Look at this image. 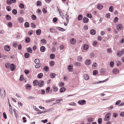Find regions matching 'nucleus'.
Instances as JSON below:
<instances>
[{
  "mask_svg": "<svg viewBox=\"0 0 124 124\" xmlns=\"http://www.w3.org/2000/svg\"><path fill=\"white\" fill-rule=\"evenodd\" d=\"M19 7L21 8H24V4L22 3H20L19 5Z\"/></svg>",
  "mask_w": 124,
  "mask_h": 124,
  "instance_id": "nucleus-44",
  "label": "nucleus"
},
{
  "mask_svg": "<svg viewBox=\"0 0 124 124\" xmlns=\"http://www.w3.org/2000/svg\"><path fill=\"white\" fill-rule=\"evenodd\" d=\"M83 18L82 16L81 15H79L78 17V21H80Z\"/></svg>",
  "mask_w": 124,
  "mask_h": 124,
  "instance_id": "nucleus-27",
  "label": "nucleus"
},
{
  "mask_svg": "<svg viewBox=\"0 0 124 124\" xmlns=\"http://www.w3.org/2000/svg\"><path fill=\"white\" fill-rule=\"evenodd\" d=\"M86 16L88 18H91L92 17V15L91 14L89 13H88L87 14Z\"/></svg>",
  "mask_w": 124,
  "mask_h": 124,
  "instance_id": "nucleus-39",
  "label": "nucleus"
},
{
  "mask_svg": "<svg viewBox=\"0 0 124 124\" xmlns=\"http://www.w3.org/2000/svg\"><path fill=\"white\" fill-rule=\"evenodd\" d=\"M6 19L8 20H10L11 19V17L8 15H6Z\"/></svg>",
  "mask_w": 124,
  "mask_h": 124,
  "instance_id": "nucleus-30",
  "label": "nucleus"
},
{
  "mask_svg": "<svg viewBox=\"0 0 124 124\" xmlns=\"http://www.w3.org/2000/svg\"><path fill=\"white\" fill-rule=\"evenodd\" d=\"M98 73V71L96 70H95L93 72V75H96Z\"/></svg>",
  "mask_w": 124,
  "mask_h": 124,
  "instance_id": "nucleus-46",
  "label": "nucleus"
},
{
  "mask_svg": "<svg viewBox=\"0 0 124 124\" xmlns=\"http://www.w3.org/2000/svg\"><path fill=\"white\" fill-rule=\"evenodd\" d=\"M44 83V81L43 80L39 81L38 82V85L40 87H42L43 86Z\"/></svg>",
  "mask_w": 124,
  "mask_h": 124,
  "instance_id": "nucleus-3",
  "label": "nucleus"
},
{
  "mask_svg": "<svg viewBox=\"0 0 124 124\" xmlns=\"http://www.w3.org/2000/svg\"><path fill=\"white\" fill-rule=\"evenodd\" d=\"M10 70L12 71H13L15 70L16 68L14 65L13 63L10 64Z\"/></svg>",
  "mask_w": 124,
  "mask_h": 124,
  "instance_id": "nucleus-6",
  "label": "nucleus"
},
{
  "mask_svg": "<svg viewBox=\"0 0 124 124\" xmlns=\"http://www.w3.org/2000/svg\"><path fill=\"white\" fill-rule=\"evenodd\" d=\"M27 52L29 53H31L32 52V49L30 47L27 48Z\"/></svg>",
  "mask_w": 124,
  "mask_h": 124,
  "instance_id": "nucleus-19",
  "label": "nucleus"
},
{
  "mask_svg": "<svg viewBox=\"0 0 124 124\" xmlns=\"http://www.w3.org/2000/svg\"><path fill=\"white\" fill-rule=\"evenodd\" d=\"M50 90V87H48L46 89V92L47 93H48Z\"/></svg>",
  "mask_w": 124,
  "mask_h": 124,
  "instance_id": "nucleus-29",
  "label": "nucleus"
},
{
  "mask_svg": "<svg viewBox=\"0 0 124 124\" xmlns=\"http://www.w3.org/2000/svg\"><path fill=\"white\" fill-rule=\"evenodd\" d=\"M24 26L26 28L28 27L29 26V23L27 22L25 23Z\"/></svg>",
  "mask_w": 124,
  "mask_h": 124,
  "instance_id": "nucleus-38",
  "label": "nucleus"
},
{
  "mask_svg": "<svg viewBox=\"0 0 124 124\" xmlns=\"http://www.w3.org/2000/svg\"><path fill=\"white\" fill-rule=\"evenodd\" d=\"M70 42L71 44H74L76 43V40L75 39L72 38L70 39Z\"/></svg>",
  "mask_w": 124,
  "mask_h": 124,
  "instance_id": "nucleus-7",
  "label": "nucleus"
},
{
  "mask_svg": "<svg viewBox=\"0 0 124 124\" xmlns=\"http://www.w3.org/2000/svg\"><path fill=\"white\" fill-rule=\"evenodd\" d=\"M121 101L120 100H119L116 101L115 104L116 105H118L121 102Z\"/></svg>",
  "mask_w": 124,
  "mask_h": 124,
  "instance_id": "nucleus-55",
  "label": "nucleus"
},
{
  "mask_svg": "<svg viewBox=\"0 0 124 124\" xmlns=\"http://www.w3.org/2000/svg\"><path fill=\"white\" fill-rule=\"evenodd\" d=\"M120 115L122 117H124V112H121L120 113Z\"/></svg>",
  "mask_w": 124,
  "mask_h": 124,
  "instance_id": "nucleus-64",
  "label": "nucleus"
},
{
  "mask_svg": "<svg viewBox=\"0 0 124 124\" xmlns=\"http://www.w3.org/2000/svg\"><path fill=\"white\" fill-rule=\"evenodd\" d=\"M10 47L8 45H6L4 47V49L6 51H9L10 50Z\"/></svg>",
  "mask_w": 124,
  "mask_h": 124,
  "instance_id": "nucleus-9",
  "label": "nucleus"
},
{
  "mask_svg": "<svg viewBox=\"0 0 124 124\" xmlns=\"http://www.w3.org/2000/svg\"><path fill=\"white\" fill-rule=\"evenodd\" d=\"M74 64L76 66H80L81 65L80 63L77 62H75Z\"/></svg>",
  "mask_w": 124,
  "mask_h": 124,
  "instance_id": "nucleus-32",
  "label": "nucleus"
},
{
  "mask_svg": "<svg viewBox=\"0 0 124 124\" xmlns=\"http://www.w3.org/2000/svg\"><path fill=\"white\" fill-rule=\"evenodd\" d=\"M24 72L26 74H27L29 73V71L28 70H24Z\"/></svg>",
  "mask_w": 124,
  "mask_h": 124,
  "instance_id": "nucleus-51",
  "label": "nucleus"
},
{
  "mask_svg": "<svg viewBox=\"0 0 124 124\" xmlns=\"http://www.w3.org/2000/svg\"><path fill=\"white\" fill-rule=\"evenodd\" d=\"M56 29L61 31H65V30L63 28L60 27H57Z\"/></svg>",
  "mask_w": 124,
  "mask_h": 124,
  "instance_id": "nucleus-14",
  "label": "nucleus"
},
{
  "mask_svg": "<svg viewBox=\"0 0 124 124\" xmlns=\"http://www.w3.org/2000/svg\"><path fill=\"white\" fill-rule=\"evenodd\" d=\"M88 121L90 122H91L93 121V118H88Z\"/></svg>",
  "mask_w": 124,
  "mask_h": 124,
  "instance_id": "nucleus-52",
  "label": "nucleus"
},
{
  "mask_svg": "<svg viewBox=\"0 0 124 124\" xmlns=\"http://www.w3.org/2000/svg\"><path fill=\"white\" fill-rule=\"evenodd\" d=\"M25 41L26 43H29L30 42V39L29 37H27L25 38Z\"/></svg>",
  "mask_w": 124,
  "mask_h": 124,
  "instance_id": "nucleus-21",
  "label": "nucleus"
},
{
  "mask_svg": "<svg viewBox=\"0 0 124 124\" xmlns=\"http://www.w3.org/2000/svg\"><path fill=\"white\" fill-rule=\"evenodd\" d=\"M66 88L64 87H62L61 88L60 90V91L61 93L64 92L66 90Z\"/></svg>",
  "mask_w": 124,
  "mask_h": 124,
  "instance_id": "nucleus-18",
  "label": "nucleus"
},
{
  "mask_svg": "<svg viewBox=\"0 0 124 124\" xmlns=\"http://www.w3.org/2000/svg\"><path fill=\"white\" fill-rule=\"evenodd\" d=\"M91 63V61L89 59L86 60L85 62V64L86 65H89Z\"/></svg>",
  "mask_w": 124,
  "mask_h": 124,
  "instance_id": "nucleus-4",
  "label": "nucleus"
},
{
  "mask_svg": "<svg viewBox=\"0 0 124 124\" xmlns=\"http://www.w3.org/2000/svg\"><path fill=\"white\" fill-rule=\"evenodd\" d=\"M6 94L5 92L3 87H1L0 90V95L2 97H4Z\"/></svg>",
  "mask_w": 124,
  "mask_h": 124,
  "instance_id": "nucleus-1",
  "label": "nucleus"
},
{
  "mask_svg": "<svg viewBox=\"0 0 124 124\" xmlns=\"http://www.w3.org/2000/svg\"><path fill=\"white\" fill-rule=\"evenodd\" d=\"M23 18L21 17H20L18 19L19 21L21 23H22L23 21Z\"/></svg>",
  "mask_w": 124,
  "mask_h": 124,
  "instance_id": "nucleus-47",
  "label": "nucleus"
},
{
  "mask_svg": "<svg viewBox=\"0 0 124 124\" xmlns=\"http://www.w3.org/2000/svg\"><path fill=\"white\" fill-rule=\"evenodd\" d=\"M9 111L12 114V108L11 106L10 103H9Z\"/></svg>",
  "mask_w": 124,
  "mask_h": 124,
  "instance_id": "nucleus-23",
  "label": "nucleus"
},
{
  "mask_svg": "<svg viewBox=\"0 0 124 124\" xmlns=\"http://www.w3.org/2000/svg\"><path fill=\"white\" fill-rule=\"evenodd\" d=\"M42 11L44 13H46L47 12V10L45 8H43Z\"/></svg>",
  "mask_w": 124,
  "mask_h": 124,
  "instance_id": "nucleus-57",
  "label": "nucleus"
},
{
  "mask_svg": "<svg viewBox=\"0 0 124 124\" xmlns=\"http://www.w3.org/2000/svg\"><path fill=\"white\" fill-rule=\"evenodd\" d=\"M38 82V81L37 80H35L33 81V83L34 85H36L37 83Z\"/></svg>",
  "mask_w": 124,
  "mask_h": 124,
  "instance_id": "nucleus-49",
  "label": "nucleus"
},
{
  "mask_svg": "<svg viewBox=\"0 0 124 124\" xmlns=\"http://www.w3.org/2000/svg\"><path fill=\"white\" fill-rule=\"evenodd\" d=\"M46 50L45 47L44 46H41L40 48V50L41 52H44Z\"/></svg>",
  "mask_w": 124,
  "mask_h": 124,
  "instance_id": "nucleus-13",
  "label": "nucleus"
},
{
  "mask_svg": "<svg viewBox=\"0 0 124 124\" xmlns=\"http://www.w3.org/2000/svg\"><path fill=\"white\" fill-rule=\"evenodd\" d=\"M90 33L91 35H94L96 33L94 29H92L90 30Z\"/></svg>",
  "mask_w": 124,
  "mask_h": 124,
  "instance_id": "nucleus-15",
  "label": "nucleus"
},
{
  "mask_svg": "<svg viewBox=\"0 0 124 124\" xmlns=\"http://www.w3.org/2000/svg\"><path fill=\"white\" fill-rule=\"evenodd\" d=\"M72 67V66L71 65H69L68 66V69L69 72H71L73 71V69Z\"/></svg>",
  "mask_w": 124,
  "mask_h": 124,
  "instance_id": "nucleus-10",
  "label": "nucleus"
},
{
  "mask_svg": "<svg viewBox=\"0 0 124 124\" xmlns=\"http://www.w3.org/2000/svg\"><path fill=\"white\" fill-rule=\"evenodd\" d=\"M30 56V54L29 53H25L24 54V57L26 58H28Z\"/></svg>",
  "mask_w": 124,
  "mask_h": 124,
  "instance_id": "nucleus-25",
  "label": "nucleus"
},
{
  "mask_svg": "<svg viewBox=\"0 0 124 124\" xmlns=\"http://www.w3.org/2000/svg\"><path fill=\"white\" fill-rule=\"evenodd\" d=\"M112 72L116 74L119 72V70L117 69H115L113 70Z\"/></svg>",
  "mask_w": 124,
  "mask_h": 124,
  "instance_id": "nucleus-16",
  "label": "nucleus"
},
{
  "mask_svg": "<svg viewBox=\"0 0 124 124\" xmlns=\"http://www.w3.org/2000/svg\"><path fill=\"white\" fill-rule=\"evenodd\" d=\"M12 12L14 15H15L17 14V11L16 10L14 9L12 10Z\"/></svg>",
  "mask_w": 124,
  "mask_h": 124,
  "instance_id": "nucleus-31",
  "label": "nucleus"
},
{
  "mask_svg": "<svg viewBox=\"0 0 124 124\" xmlns=\"http://www.w3.org/2000/svg\"><path fill=\"white\" fill-rule=\"evenodd\" d=\"M56 75V74L53 73H51L50 74V76L51 78H54Z\"/></svg>",
  "mask_w": 124,
  "mask_h": 124,
  "instance_id": "nucleus-24",
  "label": "nucleus"
},
{
  "mask_svg": "<svg viewBox=\"0 0 124 124\" xmlns=\"http://www.w3.org/2000/svg\"><path fill=\"white\" fill-rule=\"evenodd\" d=\"M24 78L23 76L22 75H21L20 77L19 80L21 81H22L23 80Z\"/></svg>",
  "mask_w": 124,
  "mask_h": 124,
  "instance_id": "nucleus-59",
  "label": "nucleus"
},
{
  "mask_svg": "<svg viewBox=\"0 0 124 124\" xmlns=\"http://www.w3.org/2000/svg\"><path fill=\"white\" fill-rule=\"evenodd\" d=\"M5 66L7 69H9L10 68V66L9 63H6L5 64Z\"/></svg>",
  "mask_w": 124,
  "mask_h": 124,
  "instance_id": "nucleus-35",
  "label": "nucleus"
},
{
  "mask_svg": "<svg viewBox=\"0 0 124 124\" xmlns=\"http://www.w3.org/2000/svg\"><path fill=\"white\" fill-rule=\"evenodd\" d=\"M121 50H119L117 51V54L118 57H121L123 54Z\"/></svg>",
  "mask_w": 124,
  "mask_h": 124,
  "instance_id": "nucleus-8",
  "label": "nucleus"
},
{
  "mask_svg": "<svg viewBox=\"0 0 124 124\" xmlns=\"http://www.w3.org/2000/svg\"><path fill=\"white\" fill-rule=\"evenodd\" d=\"M88 29V27L87 25L84 26V29L85 30H87Z\"/></svg>",
  "mask_w": 124,
  "mask_h": 124,
  "instance_id": "nucleus-60",
  "label": "nucleus"
},
{
  "mask_svg": "<svg viewBox=\"0 0 124 124\" xmlns=\"http://www.w3.org/2000/svg\"><path fill=\"white\" fill-rule=\"evenodd\" d=\"M84 77L85 80H87L89 79V77L88 75L85 74L84 75Z\"/></svg>",
  "mask_w": 124,
  "mask_h": 124,
  "instance_id": "nucleus-22",
  "label": "nucleus"
},
{
  "mask_svg": "<svg viewBox=\"0 0 124 124\" xmlns=\"http://www.w3.org/2000/svg\"><path fill=\"white\" fill-rule=\"evenodd\" d=\"M31 17L32 19L33 20H35L36 19V16L34 15H32Z\"/></svg>",
  "mask_w": 124,
  "mask_h": 124,
  "instance_id": "nucleus-45",
  "label": "nucleus"
},
{
  "mask_svg": "<svg viewBox=\"0 0 124 124\" xmlns=\"http://www.w3.org/2000/svg\"><path fill=\"white\" fill-rule=\"evenodd\" d=\"M57 9H58L59 12V14H60V15L61 16H62V14H63V13H62V11L60 9H59L58 8V7H57ZM62 18H63V17H62Z\"/></svg>",
  "mask_w": 124,
  "mask_h": 124,
  "instance_id": "nucleus-33",
  "label": "nucleus"
},
{
  "mask_svg": "<svg viewBox=\"0 0 124 124\" xmlns=\"http://www.w3.org/2000/svg\"><path fill=\"white\" fill-rule=\"evenodd\" d=\"M118 18L117 17H115L114 19V23H116L118 21Z\"/></svg>",
  "mask_w": 124,
  "mask_h": 124,
  "instance_id": "nucleus-41",
  "label": "nucleus"
},
{
  "mask_svg": "<svg viewBox=\"0 0 124 124\" xmlns=\"http://www.w3.org/2000/svg\"><path fill=\"white\" fill-rule=\"evenodd\" d=\"M123 27V25L121 24H118L116 27L117 29L119 30H120L122 29Z\"/></svg>",
  "mask_w": 124,
  "mask_h": 124,
  "instance_id": "nucleus-5",
  "label": "nucleus"
},
{
  "mask_svg": "<svg viewBox=\"0 0 124 124\" xmlns=\"http://www.w3.org/2000/svg\"><path fill=\"white\" fill-rule=\"evenodd\" d=\"M6 2L7 3L8 5H10L12 4L11 0H7Z\"/></svg>",
  "mask_w": 124,
  "mask_h": 124,
  "instance_id": "nucleus-48",
  "label": "nucleus"
},
{
  "mask_svg": "<svg viewBox=\"0 0 124 124\" xmlns=\"http://www.w3.org/2000/svg\"><path fill=\"white\" fill-rule=\"evenodd\" d=\"M37 6H40L41 5V2L39 1H38L37 2Z\"/></svg>",
  "mask_w": 124,
  "mask_h": 124,
  "instance_id": "nucleus-54",
  "label": "nucleus"
},
{
  "mask_svg": "<svg viewBox=\"0 0 124 124\" xmlns=\"http://www.w3.org/2000/svg\"><path fill=\"white\" fill-rule=\"evenodd\" d=\"M58 89L57 87L55 86L54 87L53 89V91L55 92H57L58 91Z\"/></svg>",
  "mask_w": 124,
  "mask_h": 124,
  "instance_id": "nucleus-43",
  "label": "nucleus"
},
{
  "mask_svg": "<svg viewBox=\"0 0 124 124\" xmlns=\"http://www.w3.org/2000/svg\"><path fill=\"white\" fill-rule=\"evenodd\" d=\"M57 19L56 17H54L53 19V21L54 22H56L57 21Z\"/></svg>",
  "mask_w": 124,
  "mask_h": 124,
  "instance_id": "nucleus-63",
  "label": "nucleus"
},
{
  "mask_svg": "<svg viewBox=\"0 0 124 124\" xmlns=\"http://www.w3.org/2000/svg\"><path fill=\"white\" fill-rule=\"evenodd\" d=\"M41 33V31L40 29H38L36 31V33L37 35H40Z\"/></svg>",
  "mask_w": 124,
  "mask_h": 124,
  "instance_id": "nucleus-20",
  "label": "nucleus"
},
{
  "mask_svg": "<svg viewBox=\"0 0 124 124\" xmlns=\"http://www.w3.org/2000/svg\"><path fill=\"white\" fill-rule=\"evenodd\" d=\"M34 62L36 64H38L39 62V60L37 58L35 59L34 60Z\"/></svg>",
  "mask_w": 124,
  "mask_h": 124,
  "instance_id": "nucleus-28",
  "label": "nucleus"
},
{
  "mask_svg": "<svg viewBox=\"0 0 124 124\" xmlns=\"http://www.w3.org/2000/svg\"><path fill=\"white\" fill-rule=\"evenodd\" d=\"M26 88L27 89H29V88L31 87V86L29 84H27L26 85Z\"/></svg>",
  "mask_w": 124,
  "mask_h": 124,
  "instance_id": "nucleus-62",
  "label": "nucleus"
},
{
  "mask_svg": "<svg viewBox=\"0 0 124 124\" xmlns=\"http://www.w3.org/2000/svg\"><path fill=\"white\" fill-rule=\"evenodd\" d=\"M55 55L53 54H51L50 55V58L51 59H53L54 58Z\"/></svg>",
  "mask_w": 124,
  "mask_h": 124,
  "instance_id": "nucleus-36",
  "label": "nucleus"
},
{
  "mask_svg": "<svg viewBox=\"0 0 124 124\" xmlns=\"http://www.w3.org/2000/svg\"><path fill=\"white\" fill-rule=\"evenodd\" d=\"M102 121V119L101 118H99L98 120V122L99 124H101V123Z\"/></svg>",
  "mask_w": 124,
  "mask_h": 124,
  "instance_id": "nucleus-37",
  "label": "nucleus"
},
{
  "mask_svg": "<svg viewBox=\"0 0 124 124\" xmlns=\"http://www.w3.org/2000/svg\"><path fill=\"white\" fill-rule=\"evenodd\" d=\"M114 64V63L113 61H111L110 62V65L111 67H113Z\"/></svg>",
  "mask_w": 124,
  "mask_h": 124,
  "instance_id": "nucleus-42",
  "label": "nucleus"
},
{
  "mask_svg": "<svg viewBox=\"0 0 124 124\" xmlns=\"http://www.w3.org/2000/svg\"><path fill=\"white\" fill-rule=\"evenodd\" d=\"M86 101L84 100H80L78 102V103L81 105H84L86 104Z\"/></svg>",
  "mask_w": 124,
  "mask_h": 124,
  "instance_id": "nucleus-2",
  "label": "nucleus"
},
{
  "mask_svg": "<svg viewBox=\"0 0 124 124\" xmlns=\"http://www.w3.org/2000/svg\"><path fill=\"white\" fill-rule=\"evenodd\" d=\"M113 7L112 6H110L109 8V11L111 12L113 11Z\"/></svg>",
  "mask_w": 124,
  "mask_h": 124,
  "instance_id": "nucleus-56",
  "label": "nucleus"
},
{
  "mask_svg": "<svg viewBox=\"0 0 124 124\" xmlns=\"http://www.w3.org/2000/svg\"><path fill=\"white\" fill-rule=\"evenodd\" d=\"M89 47V46L88 45L86 44H85L83 46V48L85 50H86L88 49V48Z\"/></svg>",
  "mask_w": 124,
  "mask_h": 124,
  "instance_id": "nucleus-17",
  "label": "nucleus"
},
{
  "mask_svg": "<svg viewBox=\"0 0 124 124\" xmlns=\"http://www.w3.org/2000/svg\"><path fill=\"white\" fill-rule=\"evenodd\" d=\"M70 105L75 106L76 105V103L74 102H71L69 104Z\"/></svg>",
  "mask_w": 124,
  "mask_h": 124,
  "instance_id": "nucleus-61",
  "label": "nucleus"
},
{
  "mask_svg": "<svg viewBox=\"0 0 124 124\" xmlns=\"http://www.w3.org/2000/svg\"><path fill=\"white\" fill-rule=\"evenodd\" d=\"M43 69L46 71L47 72L49 70V67L47 66H45L44 67Z\"/></svg>",
  "mask_w": 124,
  "mask_h": 124,
  "instance_id": "nucleus-34",
  "label": "nucleus"
},
{
  "mask_svg": "<svg viewBox=\"0 0 124 124\" xmlns=\"http://www.w3.org/2000/svg\"><path fill=\"white\" fill-rule=\"evenodd\" d=\"M103 8V5L101 4H98L97 5V8L99 9H101Z\"/></svg>",
  "mask_w": 124,
  "mask_h": 124,
  "instance_id": "nucleus-12",
  "label": "nucleus"
},
{
  "mask_svg": "<svg viewBox=\"0 0 124 124\" xmlns=\"http://www.w3.org/2000/svg\"><path fill=\"white\" fill-rule=\"evenodd\" d=\"M88 19L86 17H84L83 19V22L85 23H87L88 22Z\"/></svg>",
  "mask_w": 124,
  "mask_h": 124,
  "instance_id": "nucleus-11",
  "label": "nucleus"
},
{
  "mask_svg": "<svg viewBox=\"0 0 124 124\" xmlns=\"http://www.w3.org/2000/svg\"><path fill=\"white\" fill-rule=\"evenodd\" d=\"M3 117L5 119H6L7 118V115L5 112H4L3 113Z\"/></svg>",
  "mask_w": 124,
  "mask_h": 124,
  "instance_id": "nucleus-53",
  "label": "nucleus"
},
{
  "mask_svg": "<svg viewBox=\"0 0 124 124\" xmlns=\"http://www.w3.org/2000/svg\"><path fill=\"white\" fill-rule=\"evenodd\" d=\"M50 65L52 66L54 65V61H52L50 63Z\"/></svg>",
  "mask_w": 124,
  "mask_h": 124,
  "instance_id": "nucleus-58",
  "label": "nucleus"
},
{
  "mask_svg": "<svg viewBox=\"0 0 124 124\" xmlns=\"http://www.w3.org/2000/svg\"><path fill=\"white\" fill-rule=\"evenodd\" d=\"M43 76V74L42 73H40L38 75V77L39 78H42Z\"/></svg>",
  "mask_w": 124,
  "mask_h": 124,
  "instance_id": "nucleus-26",
  "label": "nucleus"
},
{
  "mask_svg": "<svg viewBox=\"0 0 124 124\" xmlns=\"http://www.w3.org/2000/svg\"><path fill=\"white\" fill-rule=\"evenodd\" d=\"M55 100L54 99H51V100H46V102L48 103V102H51L52 101H53Z\"/></svg>",
  "mask_w": 124,
  "mask_h": 124,
  "instance_id": "nucleus-50",
  "label": "nucleus"
},
{
  "mask_svg": "<svg viewBox=\"0 0 124 124\" xmlns=\"http://www.w3.org/2000/svg\"><path fill=\"white\" fill-rule=\"evenodd\" d=\"M6 9L8 11H10L11 10V8L10 6H8L6 7Z\"/></svg>",
  "mask_w": 124,
  "mask_h": 124,
  "instance_id": "nucleus-40",
  "label": "nucleus"
}]
</instances>
